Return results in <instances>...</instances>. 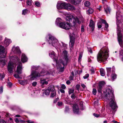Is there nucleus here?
<instances>
[{
  "mask_svg": "<svg viewBox=\"0 0 123 123\" xmlns=\"http://www.w3.org/2000/svg\"><path fill=\"white\" fill-rule=\"evenodd\" d=\"M105 84V83L103 81H101L99 82L98 86V92H101L102 86H104Z\"/></svg>",
  "mask_w": 123,
  "mask_h": 123,
  "instance_id": "14",
  "label": "nucleus"
},
{
  "mask_svg": "<svg viewBox=\"0 0 123 123\" xmlns=\"http://www.w3.org/2000/svg\"><path fill=\"white\" fill-rule=\"evenodd\" d=\"M121 18V15L120 14V11H118L116 13V19L117 25V34L119 43L122 48L119 51V55L122 56V60L123 61V41L122 40V35L121 34V29L123 30V25L120 22V19Z\"/></svg>",
  "mask_w": 123,
  "mask_h": 123,
  "instance_id": "1",
  "label": "nucleus"
},
{
  "mask_svg": "<svg viewBox=\"0 0 123 123\" xmlns=\"http://www.w3.org/2000/svg\"><path fill=\"white\" fill-rule=\"evenodd\" d=\"M105 108H102V110L101 111L102 113L104 112V111L105 110Z\"/></svg>",
  "mask_w": 123,
  "mask_h": 123,
  "instance_id": "61",
  "label": "nucleus"
},
{
  "mask_svg": "<svg viewBox=\"0 0 123 123\" xmlns=\"http://www.w3.org/2000/svg\"><path fill=\"white\" fill-rule=\"evenodd\" d=\"M56 93L55 91L52 92L51 93L50 97L53 98L56 95Z\"/></svg>",
  "mask_w": 123,
  "mask_h": 123,
  "instance_id": "34",
  "label": "nucleus"
},
{
  "mask_svg": "<svg viewBox=\"0 0 123 123\" xmlns=\"http://www.w3.org/2000/svg\"><path fill=\"white\" fill-rule=\"evenodd\" d=\"M115 69L114 67H112V73L111 75V80L112 81H114L115 79L117 78V75L116 74L114 73Z\"/></svg>",
  "mask_w": 123,
  "mask_h": 123,
  "instance_id": "12",
  "label": "nucleus"
},
{
  "mask_svg": "<svg viewBox=\"0 0 123 123\" xmlns=\"http://www.w3.org/2000/svg\"><path fill=\"white\" fill-rule=\"evenodd\" d=\"M75 96L74 94H73L71 96V98L73 99H75Z\"/></svg>",
  "mask_w": 123,
  "mask_h": 123,
  "instance_id": "50",
  "label": "nucleus"
},
{
  "mask_svg": "<svg viewBox=\"0 0 123 123\" xmlns=\"http://www.w3.org/2000/svg\"><path fill=\"white\" fill-rule=\"evenodd\" d=\"M3 92V87L2 86L0 87V93H1Z\"/></svg>",
  "mask_w": 123,
  "mask_h": 123,
  "instance_id": "46",
  "label": "nucleus"
},
{
  "mask_svg": "<svg viewBox=\"0 0 123 123\" xmlns=\"http://www.w3.org/2000/svg\"><path fill=\"white\" fill-rule=\"evenodd\" d=\"M58 98H56L54 100V103H55L58 101Z\"/></svg>",
  "mask_w": 123,
  "mask_h": 123,
  "instance_id": "63",
  "label": "nucleus"
},
{
  "mask_svg": "<svg viewBox=\"0 0 123 123\" xmlns=\"http://www.w3.org/2000/svg\"><path fill=\"white\" fill-rule=\"evenodd\" d=\"M60 92L62 93H64L65 92V91L64 90L62 89H61L60 90Z\"/></svg>",
  "mask_w": 123,
  "mask_h": 123,
  "instance_id": "57",
  "label": "nucleus"
},
{
  "mask_svg": "<svg viewBox=\"0 0 123 123\" xmlns=\"http://www.w3.org/2000/svg\"><path fill=\"white\" fill-rule=\"evenodd\" d=\"M91 73L92 74H93L94 73V70L93 69H92L91 70Z\"/></svg>",
  "mask_w": 123,
  "mask_h": 123,
  "instance_id": "64",
  "label": "nucleus"
},
{
  "mask_svg": "<svg viewBox=\"0 0 123 123\" xmlns=\"http://www.w3.org/2000/svg\"><path fill=\"white\" fill-rule=\"evenodd\" d=\"M74 77V76L70 75L69 77V79L70 80H73Z\"/></svg>",
  "mask_w": 123,
  "mask_h": 123,
  "instance_id": "43",
  "label": "nucleus"
},
{
  "mask_svg": "<svg viewBox=\"0 0 123 123\" xmlns=\"http://www.w3.org/2000/svg\"><path fill=\"white\" fill-rule=\"evenodd\" d=\"M81 1V0H71L70 2L74 4L77 5L80 3Z\"/></svg>",
  "mask_w": 123,
  "mask_h": 123,
  "instance_id": "21",
  "label": "nucleus"
},
{
  "mask_svg": "<svg viewBox=\"0 0 123 123\" xmlns=\"http://www.w3.org/2000/svg\"><path fill=\"white\" fill-rule=\"evenodd\" d=\"M69 109L68 107V106H66V107L65 111L67 112L69 110Z\"/></svg>",
  "mask_w": 123,
  "mask_h": 123,
  "instance_id": "54",
  "label": "nucleus"
},
{
  "mask_svg": "<svg viewBox=\"0 0 123 123\" xmlns=\"http://www.w3.org/2000/svg\"><path fill=\"white\" fill-rule=\"evenodd\" d=\"M100 74L102 76H104L105 75V72L104 69L101 68L100 69Z\"/></svg>",
  "mask_w": 123,
  "mask_h": 123,
  "instance_id": "26",
  "label": "nucleus"
},
{
  "mask_svg": "<svg viewBox=\"0 0 123 123\" xmlns=\"http://www.w3.org/2000/svg\"><path fill=\"white\" fill-rule=\"evenodd\" d=\"M49 40L48 42L49 44H50L55 48H60V46L58 40L54 37L51 34L48 35Z\"/></svg>",
  "mask_w": 123,
  "mask_h": 123,
  "instance_id": "7",
  "label": "nucleus"
},
{
  "mask_svg": "<svg viewBox=\"0 0 123 123\" xmlns=\"http://www.w3.org/2000/svg\"><path fill=\"white\" fill-rule=\"evenodd\" d=\"M48 89L50 92L55 91L54 87L53 85H51L48 87Z\"/></svg>",
  "mask_w": 123,
  "mask_h": 123,
  "instance_id": "25",
  "label": "nucleus"
},
{
  "mask_svg": "<svg viewBox=\"0 0 123 123\" xmlns=\"http://www.w3.org/2000/svg\"><path fill=\"white\" fill-rule=\"evenodd\" d=\"M31 0H27L26 3L27 5L28 6H30L31 5L32 2Z\"/></svg>",
  "mask_w": 123,
  "mask_h": 123,
  "instance_id": "31",
  "label": "nucleus"
},
{
  "mask_svg": "<svg viewBox=\"0 0 123 123\" xmlns=\"http://www.w3.org/2000/svg\"><path fill=\"white\" fill-rule=\"evenodd\" d=\"M74 17L71 15H68L66 18V20L67 21H70V20H72Z\"/></svg>",
  "mask_w": 123,
  "mask_h": 123,
  "instance_id": "24",
  "label": "nucleus"
},
{
  "mask_svg": "<svg viewBox=\"0 0 123 123\" xmlns=\"http://www.w3.org/2000/svg\"><path fill=\"white\" fill-rule=\"evenodd\" d=\"M74 43V39L73 37H70L69 43V46L70 47L72 48Z\"/></svg>",
  "mask_w": 123,
  "mask_h": 123,
  "instance_id": "18",
  "label": "nucleus"
},
{
  "mask_svg": "<svg viewBox=\"0 0 123 123\" xmlns=\"http://www.w3.org/2000/svg\"><path fill=\"white\" fill-rule=\"evenodd\" d=\"M19 83L22 85H24L28 83V80H18Z\"/></svg>",
  "mask_w": 123,
  "mask_h": 123,
  "instance_id": "22",
  "label": "nucleus"
},
{
  "mask_svg": "<svg viewBox=\"0 0 123 123\" xmlns=\"http://www.w3.org/2000/svg\"><path fill=\"white\" fill-rule=\"evenodd\" d=\"M12 51L15 53L20 54L21 52L19 47L13 46L12 49Z\"/></svg>",
  "mask_w": 123,
  "mask_h": 123,
  "instance_id": "15",
  "label": "nucleus"
},
{
  "mask_svg": "<svg viewBox=\"0 0 123 123\" xmlns=\"http://www.w3.org/2000/svg\"><path fill=\"white\" fill-rule=\"evenodd\" d=\"M0 123H6L4 120L2 119L0 120Z\"/></svg>",
  "mask_w": 123,
  "mask_h": 123,
  "instance_id": "51",
  "label": "nucleus"
},
{
  "mask_svg": "<svg viewBox=\"0 0 123 123\" xmlns=\"http://www.w3.org/2000/svg\"><path fill=\"white\" fill-rule=\"evenodd\" d=\"M89 76V74H86L83 77L84 79H86L88 78Z\"/></svg>",
  "mask_w": 123,
  "mask_h": 123,
  "instance_id": "39",
  "label": "nucleus"
},
{
  "mask_svg": "<svg viewBox=\"0 0 123 123\" xmlns=\"http://www.w3.org/2000/svg\"><path fill=\"white\" fill-rule=\"evenodd\" d=\"M49 90L48 89H47L45 91L44 93L45 95H47L49 94L50 92Z\"/></svg>",
  "mask_w": 123,
  "mask_h": 123,
  "instance_id": "32",
  "label": "nucleus"
},
{
  "mask_svg": "<svg viewBox=\"0 0 123 123\" xmlns=\"http://www.w3.org/2000/svg\"><path fill=\"white\" fill-rule=\"evenodd\" d=\"M101 23L100 22H99L98 23V28H100L102 27L101 25H100Z\"/></svg>",
  "mask_w": 123,
  "mask_h": 123,
  "instance_id": "37",
  "label": "nucleus"
},
{
  "mask_svg": "<svg viewBox=\"0 0 123 123\" xmlns=\"http://www.w3.org/2000/svg\"><path fill=\"white\" fill-rule=\"evenodd\" d=\"M89 26L91 28L92 31H93L95 27V24L93 21L92 20H90Z\"/></svg>",
  "mask_w": 123,
  "mask_h": 123,
  "instance_id": "19",
  "label": "nucleus"
},
{
  "mask_svg": "<svg viewBox=\"0 0 123 123\" xmlns=\"http://www.w3.org/2000/svg\"><path fill=\"white\" fill-rule=\"evenodd\" d=\"M4 42V45L5 46L7 47L11 43L12 41L10 39L5 38Z\"/></svg>",
  "mask_w": 123,
  "mask_h": 123,
  "instance_id": "17",
  "label": "nucleus"
},
{
  "mask_svg": "<svg viewBox=\"0 0 123 123\" xmlns=\"http://www.w3.org/2000/svg\"><path fill=\"white\" fill-rule=\"evenodd\" d=\"M11 59L13 60V61L15 64H14L13 62L11 61L9 62L7 67L8 71L10 73H12L13 72V69L14 66L15 65V64L17 63V64H18L16 70V72L18 74H15L14 75V76L16 78L21 79V76L19 75V74H21L22 73V64L21 62L19 61V59L16 56L12 57Z\"/></svg>",
  "mask_w": 123,
  "mask_h": 123,
  "instance_id": "2",
  "label": "nucleus"
},
{
  "mask_svg": "<svg viewBox=\"0 0 123 123\" xmlns=\"http://www.w3.org/2000/svg\"><path fill=\"white\" fill-rule=\"evenodd\" d=\"M35 4L38 7L40 6V3L38 1H36L35 2Z\"/></svg>",
  "mask_w": 123,
  "mask_h": 123,
  "instance_id": "36",
  "label": "nucleus"
},
{
  "mask_svg": "<svg viewBox=\"0 0 123 123\" xmlns=\"http://www.w3.org/2000/svg\"><path fill=\"white\" fill-rule=\"evenodd\" d=\"M8 86L9 87H11L12 85V84L11 82H9L8 84Z\"/></svg>",
  "mask_w": 123,
  "mask_h": 123,
  "instance_id": "58",
  "label": "nucleus"
},
{
  "mask_svg": "<svg viewBox=\"0 0 123 123\" xmlns=\"http://www.w3.org/2000/svg\"><path fill=\"white\" fill-rule=\"evenodd\" d=\"M96 90L94 88L93 89L92 91V93H93L94 95H96Z\"/></svg>",
  "mask_w": 123,
  "mask_h": 123,
  "instance_id": "40",
  "label": "nucleus"
},
{
  "mask_svg": "<svg viewBox=\"0 0 123 123\" xmlns=\"http://www.w3.org/2000/svg\"><path fill=\"white\" fill-rule=\"evenodd\" d=\"M27 122L28 123H34L33 122H32L30 120L27 121Z\"/></svg>",
  "mask_w": 123,
  "mask_h": 123,
  "instance_id": "60",
  "label": "nucleus"
},
{
  "mask_svg": "<svg viewBox=\"0 0 123 123\" xmlns=\"http://www.w3.org/2000/svg\"><path fill=\"white\" fill-rule=\"evenodd\" d=\"M36 67L33 66L32 67V71L31 72V74L29 76L28 79L30 80H32L36 79L40 76L44 75L46 74L50 75L52 74V73L50 72H45V71H42L41 74L35 70H37Z\"/></svg>",
  "mask_w": 123,
  "mask_h": 123,
  "instance_id": "5",
  "label": "nucleus"
},
{
  "mask_svg": "<svg viewBox=\"0 0 123 123\" xmlns=\"http://www.w3.org/2000/svg\"><path fill=\"white\" fill-rule=\"evenodd\" d=\"M59 27L66 30H68L70 28V25L68 22H62L59 24Z\"/></svg>",
  "mask_w": 123,
  "mask_h": 123,
  "instance_id": "9",
  "label": "nucleus"
},
{
  "mask_svg": "<svg viewBox=\"0 0 123 123\" xmlns=\"http://www.w3.org/2000/svg\"><path fill=\"white\" fill-rule=\"evenodd\" d=\"M72 21L73 22V25L74 26H75L77 23L80 24L81 23V22L79 20V19L76 17H74L73 18Z\"/></svg>",
  "mask_w": 123,
  "mask_h": 123,
  "instance_id": "16",
  "label": "nucleus"
},
{
  "mask_svg": "<svg viewBox=\"0 0 123 123\" xmlns=\"http://www.w3.org/2000/svg\"><path fill=\"white\" fill-rule=\"evenodd\" d=\"M62 105V103L61 102H58L57 103V105L59 106Z\"/></svg>",
  "mask_w": 123,
  "mask_h": 123,
  "instance_id": "45",
  "label": "nucleus"
},
{
  "mask_svg": "<svg viewBox=\"0 0 123 123\" xmlns=\"http://www.w3.org/2000/svg\"><path fill=\"white\" fill-rule=\"evenodd\" d=\"M61 20L60 18H57L56 20L55 23L57 25L59 26V24L61 23L60 22H61Z\"/></svg>",
  "mask_w": 123,
  "mask_h": 123,
  "instance_id": "28",
  "label": "nucleus"
},
{
  "mask_svg": "<svg viewBox=\"0 0 123 123\" xmlns=\"http://www.w3.org/2000/svg\"><path fill=\"white\" fill-rule=\"evenodd\" d=\"M66 83L67 84L69 85L70 84L71 82L69 80H68L66 81Z\"/></svg>",
  "mask_w": 123,
  "mask_h": 123,
  "instance_id": "56",
  "label": "nucleus"
},
{
  "mask_svg": "<svg viewBox=\"0 0 123 123\" xmlns=\"http://www.w3.org/2000/svg\"><path fill=\"white\" fill-rule=\"evenodd\" d=\"M40 83L41 84L43 85H47L48 84V82L46 81L45 79H41L40 81Z\"/></svg>",
  "mask_w": 123,
  "mask_h": 123,
  "instance_id": "23",
  "label": "nucleus"
},
{
  "mask_svg": "<svg viewBox=\"0 0 123 123\" xmlns=\"http://www.w3.org/2000/svg\"><path fill=\"white\" fill-rule=\"evenodd\" d=\"M80 85H77L76 86V87L78 90H79L80 89Z\"/></svg>",
  "mask_w": 123,
  "mask_h": 123,
  "instance_id": "49",
  "label": "nucleus"
},
{
  "mask_svg": "<svg viewBox=\"0 0 123 123\" xmlns=\"http://www.w3.org/2000/svg\"><path fill=\"white\" fill-rule=\"evenodd\" d=\"M15 122H16V123H18V122H19V120L17 118H16L15 120Z\"/></svg>",
  "mask_w": 123,
  "mask_h": 123,
  "instance_id": "59",
  "label": "nucleus"
},
{
  "mask_svg": "<svg viewBox=\"0 0 123 123\" xmlns=\"http://www.w3.org/2000/svg\"><path fill=\"white\" fill-rule=\"evenodd\" d=\"M94 10L92 8H89L87 11V13L89 14H91L93 12Z\"/></svg>",
  "mask_w": 123,
  "mask_h": 123,
  "instance_id": "29",
  "label": "nucleus"
},
{
  "mask_svg": "<svg viewBox=\"0 0 123 123\" xmlns=\"http://www.w3.org/2000/svg\"><path fill=\"white\" fill-rule=\"evenodd\" d=\"M67 52L66 50L63 51V59H65V61L62 62H61L58 63L57 62V57L55 56V53L53 51H51L49 53V56L53 59H54V60L56 63V66L57 68L59 69L61 72L63 71L64 69V66L66 65L68 62V58L67 56Z\"/></svg>",
  "mask_w": 123,
  "mask_h": 123,
  "instance_id": "3",
  "label": "nucleus"
},
{
  "mask_svg": "<svg viewBox=\"0 0 123 123\" xmlns=\"http://www.w3.org/2000/svg\"><path fill=\"white\" fill-rule=\"evenodd\" d=\"M66 3L63 2H58L57 5V8L58 9H65Z\"/></svg>",
  "mask_w": 123,
  "mask_h": 123,
  "instance_id": "10",
  "label": "nucleus"
},
{
  "mask_svg": "<svg viewBox=\"0 0 123 123\" xmlns=\"http://www.w3.org/2000/svg\"><path fill=\"white\" fill-rule=\"evenodd\" d=\"M5 76V74H3L0 73V79L1 80H2V79H3Z\"/></svg>",
  "mask_w": 123,
  "mask_h": 123,
  "instance_id": "35",
  "label": "nucleus"
},
{
  "mask_svg": "<svg viewBox=\"0 0 123 123\" xmlns=\"http://www.w3.org/2000/svg\"><path fill=\"white\" fill-rule=\"evenodd\" d=\"M10 114L9 113H7L6 114V117L10 116Z\"/></svg>",
  "mask_w": 123,
  "mask_h": 123,
  "instance_id": "62",
  "label": "nucleus"
},
{
  "mask_svg": "<svg viewBox=\"0 0 123 123\" xmlns=\"http://www.w3.org/2000/svg\"><path fill=\"white\" fill-rule=\"evenodd\" d=\"M101 22L103 24H105V30H107L108 28V24H107L106 21L104 20L101 19Z\"/></svg>",
  "mask_w": 123,
  "mask_h": 123,
  "instance_id": "27",
  "label": "nucleus"
},
{
  "mask_svg": "<svg viewBox=\"0 0 123 123\" xmlns=\"http://www.w3.org/2000/svg\"><path fill=\"white\" fill-rule=\"evenodd\" d=\"M4 50L3 49L1 51L0 50V66L1 67H3L6 64V61L4 58L6 56V53L4 52Z\"/></svg>",
  "mask_w": 123,
  "mask_h": 123,
  "instance_id": "8",
  "label": "nucleus"
},
{
  "mask_svg": "<svg viewBox=\"0 0 123 123\" xmlns=\"http://www.w3.org/2000/svg\"><path fill=\"white\" fill-rule=\"evenodd\" d=\"M4 49V52L5 51V49L4 47V46H2L1 45H0V50H2V49Z\"/></svg>",
  "mask_w": 123,
  "mask_h": 123,
  "instance_id": "42",
  "label": "nucleus"
},
{
  "mask_svg": "<svg viewBox=\"0 0 123 123\" xmlns=\"http://www.w3.org/2000/svg\"><path fill=\"white\" fill-rule=\"evenodd\" d=\"M93 115L95 117H99L100 116V115L99 114H97L95 113H94L93 114Z\"/></svg>",
  "mask_w": 123,
  "mask_h": 123,
  "instance_id": "38",
  "label": "nucleus"
},
{
  "mask_svg": "<svg viewBox=\"0 0 123 123\" xmlns=\"http://www.w3.org/2000/svg\"><path fill=\"white\" fill-rule=\"evenodd\" d=\"M82 55H81V54H80L78 58V60L79 61H80V60L81 59V58L82 57Z\"/></svg>",
  "mask_w": 123,
  "mask_h": 123,
  "instance_id": "55",
  "label": "nucleus"
},
{
  "mask_svg": "<svg viewBox=\"0 0 123 123\" xmlns=\"http://www.w3.org/2000/svg\"><path fill=\"white\" fill-rule=\"evenodd\" d=\"M73 111L75 114H78L79 112V109L77 105L74 104L73 106Z\"/></svg>",
  "mask_w": 123,
  "mask_h": 123,
  "instance_id": "13",
  "label": "nucleus"
},
{
  "mask_svg": "<svg viewBox=\"0 0 123 123\" xmlns=\"http://www.w3.org/2000/svg\"><path fill=\"white\" fill-rule=\"evenodd\" d=\"M65 9L68 11H73L75 10V8L74 6L70 4L66 3Z\"/></svg>",
  "mask_w": 123,
  "mask_h": 123,
  "instance_id": "11",
  "label": "nucleus"
},
{
  "mask_svg": "<svg viewBox=\"0 0 123 123\" xmlns=\"http://www.w3.org/2000/svg\"><path fill=\"white\" fill-rule=\"evenodd\" d=\"M108 103L109 106L112 109V115L114 114L117 107L115 100L114 91L111 86H108Z\"/></svg>",
  "mask_w": 123,
  "mask_h": 123,
  "instance_id": "4",
  "label": "nucleus"
},
{
  "mask_svg": "<svg viewBox=\"0 0 123 123\" xmlns=\"http://www.w3.org/2000/svg\"><path fill=\"white\" fill-rule=\"evenodd\" d=\"M62 46L64 47V48L65 49L66 48L67 45L62 42Z\"/></svg>",
  "mask_w": 123,
  "mask_h": 123,
  "instance_id": "48",
  "label": "nucleus"
},
{
  "mask_svg": "<svg viewBox=\"0 0 123 123\" xmlns=\"http://www.w3.org/2000/svg\"><path fill=\"white\" fill-rule=\"evenodd\" d=\"M74 91V90L70 89L68 91L69 94H70L71 93H73Z\"/></svg>",
  "mask_w": 123,
  "mask_h": 123,
  "instance_id": "41",
  "label": "nucleus"
},
{
  "mask_svg": "<svg viewBox=\"0 0 123 123\" xmlns=\"http://www.w3.org/2000/svg\"><path fill=\"white\" fill-rule=\"evenodd\" d=\"M84 4L85 6L87 7L89 6L90 3L89 1H86L85 2Z\"/></svg>",
  "mask_w": 123,
  "mask_h": 123,
  "instance_id": "30",
  "label": "nucleus"
},
{
  "mask_svg": "<svg viewBox=\"0 0 123 123\" xmlns=\"http://www.w3.org/2000/svg\"><path fill=\"white\" fill-rule=\"evenodd\" d=\"M81 86L84 89H85V87H86L85 85L84 84H81Z\"/></svg>",
  "mask_w": 123,
  "mask_h": 123,
  "instance_id": "53",
  "label": "nucleus"
},
{
  "mask_svg": "<svg viewBox=\"0 0 123 123\" xmlns=\"http://www.w3.org/2000/svg\"><path fill=\"white\" fill-rule=\"evenodd\" d=\"M66 87L64 85H62V86L61 88L63 89H65Z\"/></svg>",
  "mask_w": 123,
  "mask_h": 123,
  "instance_id": "52",
  "label": "nucleus"
},
{
  "mask_svg": "<svg viewBox=\"0 0 123 123\" xmlns=\"http://www.w3.org/2000/svg\"><path fill=\"white\" fill-rule=\"evenodd\" d=\"M21 61L23 62H26L27 61V58L24 54H22L21 58Z\"/></svg>",
  "mask_w": 123,
  "mask_h": 123,
  "instance_id": "20",
  "label": "nucleus"
},
{
  "mask_svg": "<svg viewBox=\"0 0 123 123\" xmlns=\"http://www.w3.org/2000/svg\"><path fill=\"white\" fill-rule=\"evenodd\" d=\"M84 26L82 25L81 26V32H84Z\"/></svg>",
  "mask_w": 123,
  "mask_h": 123,
  "instance_id": "47",
  "label": "nucleus"
},
{
  "mask_svg": "<svg viewBox=\"0 0 123 123\" xmlns=\"http://www.w3.org/2000/svg\"><path fill=\"white\" fill-rule=\"evenodd\" d=\"M108 49L107 47L102 48L99 52L97 55V60L99 62H105L107 59Z\"/></svg>",
  "mask_w": 123,
  "mask_h": 123,
  "instance_id": "6",
  "label": "nucleus"
},
{
  "mask_svg": "<svg viewBox=\"0 0 123 123\" xmlns=\"http://www.w3.org/2000/svg\"><path fill=\"white\" fill-rule=\"evenodd\" d=\"M28 12V11L27 9H25L23 10L22 11V14L25 15Z\"/></svg>",
  "mask_w": 123,
  "mask_h": 123,
  "instance_id": "33",
  "label": "nucleus"
},
{
  "mask_svg": "<svg viewBox=\"0 0 123 123\" xmlns=\"http://www.w3.org/2000/svg\"><path fill=\"white\" fill-rule=\"evenodd\" d=\"M37 84V82H34L32 83V85L34 86H35Z\"/></svg>",
  "mask_w": 123,
  "mask_h": 123,
  "instance_id": "44",
  "label": "nucleus"
}]
</instances>
